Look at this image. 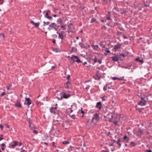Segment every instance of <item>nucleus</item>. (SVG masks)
<instances>
[{
  "label": "nucleus",
  "instance_id": "nucleus-1",
  "mask_svg": "<svg viewBox=\"0 0 152 152\" xmlns=\"http://www.w3.org/2000/svg\"><path fill=\"white\" fill-rule=\"evenodd\" d=\"M139 96L141 100L138 103V104L140 105L141 106L145 105L146 104L147 102L146 100L145 99V97L144 96Z\"/></svg>",
  "mask_w": 152,
  "mask_h": 152
},
{
  "label": "nucleus",
  "instance_id": "nucleus-2",
  "mask_svg": "<svg viewBox=\"0 0 152 152\" xmlns=\"http://www.w3.org/2000/svg\"><path fill=\"white\" fill-rule=\"evenodd\" d=\"M71 59L72 60L73 62V63H74L75 62H77V63H82V61H81L79 59L78 56L75 55H72L71 57Z\"/></svg>",
  "mask_w": 152,
  "mask_h": 152
},
{
  "label": "nucleus",
  "instance_id": "nucleus-3",
  "mask_svg": "<svg viewBox=\"0 0 152 152\" xmlns=\"http://www.w3.org/2000/svg\"><path fill=\"white\" fill-rule=\"evenodd\" d=\"M48 29L49 30L54 29L55 31H57V29L56 28V24L55 23H52L50 25L49 27L48 28Z\"/></svg>",
  "mask_w": 152,
  "mask_h": 152
},
{
  "label": "nucleus",
  "instance_id": "nucleus-4",
  "mask_svg": "<svg viewBox=\"0 0 152 152\" xmlns=\"http://www.w3.org/2000/svg\"><path fill=\"white\" fill-rule=\"evenodd\" d=\"M100 119L99 115L97 113L94 114L91 121V123L96 122Z\"/></svg>",
  "mask_w": 152,
  "mask_h": 152
},
{
  "label": "nucleus",
  "instance_id": "nucleus-5",
  "mask_svg": "<svg viewBox=\"0 0 152 152\" xmlns=\"http://www.w3.org/2000/svg\"><path fill=\"white\" fill-rule=\"evenodd\" d=\"M60 94L61 95V97L60 98L58 99L60 100H62L63 98L67 99L71 96L70 94H66L65 93H64L62 96V93H60Z\"/></svg>",
  "mask_w": 152,
  "mask_h": 152
},
{
  "label": "nucleus",
  "instance_id": "nucleus-6",
  "mask_svg": "<svg viewBox=\"0 0 152 152\" xmlns=\"http://www.w3.org/2000/svg\"><path fill=\"white\" fill-rule=\"evenodd\" d=\"M109 109V108L107 106L103 107L102 110L103 113H107L108 115H110V113L108 111Z\"/></svg>",
  "mask_w": 152,
  "mask_h": 152
},
{
  "label": "nucleus",
  "instance_id": "nucleus-7",
  "mask_svg": "<svg viewBox=\"0 0 152 152\" xmlns=\"http://www.w3.org/2000/svg\"><path fill=\"white\" fill-rule=\"evenodd\" d=\"M110 20V22L108 23H107L106 24V25H107L108 26H110L111 27H114L115 25V23L113 22V20L112 19Z\"/></svg>",
  "mask_w": 152,
  "mask_h": 152
},
{
  "label": "nucleus",
  "instance_id": "nucleus-8",
  "mask_svg": "<svg viewBox=\"0 0 152 152\" xmlns=\"http://www.w3.org/2000/svg\"><path fill=\"white\" fill-rule=\"evenodd\" d=\"M96 108L98 109L99 110H101L102 107V105L101 102H97L96 104Z\"/></svg>",
  "mask_w": 152,
  "mask_h": 152
},
{
  "label": "nucleus",
  "instance_id": "nucleus-9",
  "mask_svg": "<svg viewBox=\"0 0 152 152\" xmlns=\"http://www.w3.org/2000/svg\"><path fill=\"white\" fill-rule=\"evenodd\" d=\"M95 80H100L101 78V76L99 74L98 72H97L95 75V77H93Z\"/></svg>",
  "mask_w": 152,
  "mask_h": 152
},
{
  "label": "nucleus",
  "instance_id": "nucleus-10",
  "mask_svg": "<svg viewBox=\"0 0 152 152\" xmlns=\"http://www.w3.org/2000/svg\"><path fill=\"white\" fill-rule=\"evenodd\" d=\"M144 132V130L142 129H139L136 132V134L138 136H140Z\"/></svg>",
  "mask_w": 152,
  "mask_h": 152
},
{
  "label": "nucleus",
  "instance_id": "nucleus-11",
  "mask_svg": "<svg viewBox=\"0 0 152 152\" xmlns=\"http://www.w3.org/2000/svg\"><path fill=\"white\" fill-rule=\"evenodd\" d=\"M68 28L69 29L73 31H74L75 30V27L72 23H70L68 25Z\"/></svg>",
  "mask_w": 152,
  "mask_h": 152
},
{
  "label": "nucleus",
  "instance_id": "nucleus-12",
  "mask_svg": "<svg viewBox=\"0 0 152 152\" xmlns=\"http://www.w3.org/2000/svg\"><path fill=\"white\" fill-rule=\"evenodd\" d=\"M112 60L114 62L117 61L119 60L118 57L116 56H113L111 57Z\"/></svg>",
  "mask_w": 152,
  "mask_h": 152
},
{
  "label": "nucleus",
  "instance_id": "nucleus-13",
  "mask_svg": "<svg viewBox=\"0 0 152 152\" xmlns=\"http://www.w3.org/2000/svg\"><path fill=\"white\" fill-rule=\"evenodd\" d=\"M26 100L27 102L26 103V104L28 106H29L30 104H31V101L30 99V98H26L25 99Z\"/></svg>",
  "mask_w": 152,
  "mask_h": 152
},
{
  "label": "nucleus",
  "instance_id": "nucleus-14",
  "mask_svg": "<svg viewBox=\"0 0 152 152\" xmlns=\"http://www.w3.org/2000/svg\"><path fill=\"white\" fill-rule=\"evenodd\" d=\"M57 23L58 24H63V20L62 18H59L57 20Z\"/></svg>",
  "mask_w": 152,
  "mask_h": 152
},
{
  "label": "nucleus",
  "instance_id": "nucleus-15",
  "mask_svg": "<svg viewBox=\"0 0 152 152\" xmlns=\"http://www.w3.org/2000/svg\"><path fill=\"white\" fill-rule=\"evenodd\" d=\"M57 33L58 34V37L59 38H61L62 40L64 38V37L63 35V34H61L58 31L57 32Z\"/></svg>",
  "mask_w": 152,
  "mask_h": 152
},
{
  "label": "nucleus",
  "instance_id": "nucleus-16",
  "mask_svg": "<svg viewBox=\"0 0 152 152\" xmlns=\"http://www.w3.org/2000/svg\"><path fill=\"white\" fill-rule=\"evenodd\" d=\"M18 145V142L17 141H15L14 142L13 144H12L11 146L12 148H14L15 146Z\"/></svg>",
  "mask_w": 152,
  "mask_h": 152
},
{
  "label": "nucleus",
  "instance_id": "nucleus-17",
  "mask_svg": "<svg viewBox=\"0 0 152 152\" xmlns=\"http://www.w3.org/2000/svg\"><path fill=\"white\" fill-rule=\"evenodd\" d=\"M121 47V45L120 44H118L115 45L114 46V49L115 51H116V50L120 48Z\"/></svg>",
  "mask_w": 152,
  "mask_h": 152
},
{
  "label": "nucleus",
  "instance_id": "nucleus-18",
  "mask_svg": "<svg viewBox=\"0 0 152 152\" xmlns=\"http://www.w3.org/2000/svg\"><path fill=\"white\" fill-rule=\"evenodd\" d=\"M111 14V12L110 11H109L108 12V14L106 16V18L108 20H110L111 19L110 18V15Z\"/></svg>",
  "mask_w": 152,
  "mask_h": 152
},
{
  "label": "nucleus",
  "instance_id": "nucleus-19",
  "mask_svg": "<svg viewBox=\"0 0 152 152\" xmlns=\"http://www.w3.org/2000/svg\"><path fill=\"white\" fill-rule=\"evenodd\" d=\"M126 56L123 53H120L118 55V57L119 58H124Z\"/></svg>",
  "mask_w": 152,
  "mask_h": 152
},
{
  "label": "nucleus",
  "instance_id": "nucleus-20",
  "mask_svg": "<svg viewBox=\"0 0 152 152\" xmlns=\"http://www.w3.org/2000/svg\"><path fill=\"white\" fill-rule=\"evenodd\" d=\"M137 144V143L133 141H131L130 142V145L131 147H133L135 146Z\"/></svg>",
  "mask_w": 152,
  "mask_h": 152
},
{
  "label": "nucleus",
  "instance_id": "nucleus-21",
  "mask_svg": "<svg viewBox=\"0 0 152 152\" xmlns=\"http://www.w3.org/2000/svg\"><path fill=\"white\" fill-rule=\"evenodd\" d=\"M124 140H125L126 142H129V138L127 137L125 135L124 137Z\"/></svg>",
  "mask_w": 152,
  "mask_h": 152
},
{
  "label": "nucleus",
  "instance_id": "nucleus-22",
  "mask_svg": "<svg viewBox=\"0 0 152 152\" xmlns=\"http://www.w3.org/2000/svg\"><path fill=\"white\" fill-rule=\"evenodd\" d=\"M135 61H138L140 63H141L142 64H143L144 63L143 60L142 59L140 60V58L139 57H138L137 58L135 59Z\"/></svg>",
  "mask_w": 152,
  "mask_h": 152
},
{
  "label": "nucleus",
  "instance_id": "nucleus-23",
  "mask_svg": "<svg viewBox=\"0 0 152 152\" xmlns=\"http://www.w3.org/2000/svg\"><path fill=\"white\" fill-rule=\"evenodd\" d=\"M15 105L16 106L19 107H22L21 105L20 104V102L18 100L16 102V103L15 104Z\"/></svg>",
  "mask_w": 152,
  "mask_h": 152
},
{
  "label": "nucleus",
  "instance_id": "nucleus-24",
  "mask_svg": "<svg viewBox=\"0 0 152 152\" xmlns=\"http://www.w3.org/2000/svg\"><path fill=\"white\" fill-rule=\"evenodd\" d=\"M49 109L50 110V111L51 113H53L54 114H55V113H56L55 111L56 110L54 109L53 108V107H51Z\"/></svg>",
  "mask_w": 152,
  "mask_h": 152
},
{
  "label": "nucleus",
  "instance_id": "nucleus-25",
  "mask_svg": "<svg viewBox=\"0 0 152 152\" xmlns=\"http://www.w3.org/2000/svg\"><path fill=\"white\" fill-rule=\"evenodd\" d=\"M91 46L93 48V49L95 50H96L97 48H99V46L97 45H91Z\"/></svg>",
  "mask_w": 152,
  "mask_h": 152
},
{
  "label": "nucleus",
  "instance_id": "nucleus-26",
  "mask_svg": "<svg viewBox=\"0 0 152 152\" xmlns=\"http://www.w3.org/2000/svg\"><path fill=\"white\" fill-rule=\"evenodd\" d=\"M72 105L71 106V107L68 108L66 109V111L68 113H72L73 112V110H72L71 108Z\"/></svg>",
  "mask_w": 152,
  "mask_h": 152
},
{
  "label": "nucleus",
  "instance_id": "nucleus-27",
  "mask_svg": "<svg viewBox=\"0 0 152 152\" xmlns=\"http://www.w3.org/2000/svg\"><path fill=\"white\" fill-rule=\"evenodd\" d=\"M121 140L119 138H118V140L117 141V143L119 147H121V144L120 143Z\"/></svg>",
  "mask_w": 152,
  "mask_h": 152
},
{
  "label": "nucleus",
  "instance_id": "nucleus-28",
  "mask_svg": "<svg viewBox=\"0 0 152 152\" xmlns=\"http://www.w3.org/2000/svg\"><path fill=\"white\" fill-rule=\"evenodd\" d=\"M1 145L2 146V147H1V150L2 151H4V148H5L6 147V146L5 145V144L4 143H2L1 144Z\"/></svg>",
  "mask_w": 152,
  "mask_h": 152
},
{
  "label": "nucleus",
  "instance_id": "nucleus-29",
  "mask_svg": "<svg viewBox=\"0 0 152 152\" xmlns=\"http://www.w3.org/2000/svg\"><path fill=\"white\" fill-rule=\"evenodd\" d=\"M104 42H102L100 44V46L102 48H105V45L103 44Z\"/></svg>",
  "mask_w": 152,
  "mask_h": 152
},
{
  "label": "nucleus",
  "instance_id": "nucleus-30",
  "mask_svg": "<svg viewBox=\"0 0 152 152\" xmlns=\"http://www.w3.org/2000/svg\"><path fill=\"white\" fill-rule=\"evenodd\" d=\"M50 22L49 21H47L46 22L45 21H44L43 26H45L46 25H48L50 24Z\"/></svg>",
  "mask_w": 152,
  "mask_h": 152
},
{
  "label": "nucleus",
  "instance_id": "nucleus-31",
  "mask_svg": "<svg viewBox=\"0 0 152 152\" xmlns=\"http://www.w3.org/2000/svg\"><path fill=\"white\" fill-rule=\"evenodd\" d=\"M101 98L103 101H105L107 100V97L105 96H104L102 97H101Z\"/></svg>",
  "mask_w": 152,
  "mask_h": 152
},
{
  "label": "nucleus",
  "instance_id": "nucleus-32",
  "mask_svg": "<svg viewBox=\"0 0 152 152\" xmlns=\"http://www.w3.org/2000/svg\"><path fill=\"white\" fill-rule=\"evenodd\" d=\"M62 143L63 144H69L70 143V142L68 141H64Z\"/></svg>",
  "mask_w": 152,
  "mask_h": 152
},
{
  "label": "nucleus",
  "instance_id": "nucleus-33",
  "mask_svg": "<svg viewBox=\"0 0 152 152\" xmlns=\"http://www.w3.org/2000/svg\"><path fill=\"white\" fill-rule=\"evenodd\" d=\"M107 84H105L104 85V86L103 88V90L104 91H107Z\"/></svg>",
  "mask_w": 152,
  "mask_h": 152
},
{
  "label": "nucleus",
  "instance_id": "nucleus-34",
  "mask_svg": "<svg viewBox=\"0 0 152 152\" xmlns=\"http://www.w3.org/2000/svg\"><path fill=\"white\" fill-rule=\"evenodd\" d=\"M113 124L115 125V126H118V121H113Z\"/></svg>",
  "mask_w": 152,
  "mask_h": 152
},
{
  "label": "nucleus",
  "instance_id": "nucleus-35",
  "mask_svg": "<svg viewBox=\"0 0 152 152\" xmlns=\"http://www.w3.org/2000/svg\"><path fill=\"white\" fill-rule=\"evenodd\" d=\"M34 24L35 25V27L36 28H37L39 27L40 24V23H35Z\"/></svg>",
  "mask_w": 152,
  "mask_h": 152
},
{
  "label": "nucleus",
  "instance_id": "nucleus-36",
  "mask_svg": "<svg viewBox=\"0 0 152 152\" xmlns=\"http://www.w3.org/2000/svg\"><path fill=\"white\" fill-rule=\"evenodd\" d=\"M102 28L104 30H105L107 29V28L104 25H103L102 26Z\"/></svg>",
  "mask_w": 152,
  "mask_h": 152
},
{
  "label": "nucleus",
  "instance_id": "nucleus-37",
  "mask_svg": "<svg viewBox=\"0 0 152 152\" xmlns=\"http://www.w3.org/2000/svg\"><path fill=\"white\" fill-rule=\"evenodd\" d=\"M124 77L123 76L122 77H121L118 78V80H124Z\"/></svg>",
  "mask_w": 152,
  "mask_h": 152
},
{
  "label": "nucleus",
  "instance_id": "nucleus-38",
  "mask_svg": "<svg viewBox=\"0 0 152 152\" xmlns=\"http://www.w3.org/2000/svg\"><path fill=\"white\" fill-rule=\"evenodd\" d=\"M96 19L94 18H92L91 20V23H94L95 21H96Z\"/></svg>",
  "mask_w": 152,
  "mask_h": 152
},
{
  "label": "nucleus",
  "instance_id": "nucleus-39",
  "mask_svg": "<svg viewBox=\"0 0 152 152\" xmlns=\"http://www.w3.org/2000/svg\"><path fill=\"white\" fill-rule=\"evenodd\" d=\"M105 51L107 53H110V51L109 50V49L107 48H106V49L105 50Z\"/></svg>",
  "mask_w": 152,
  "mask_h": 152
},
{
  "label": "nucleus",
  "instance_id": "nucleus-40",
  "mask_svg": "<svg viewBox=\"0 0 152 152\" xmlns=\"http://www.w3.org/2000/svg\"><path fill=\"white\" fill-rule=\"evenodd\" d=\"M60 26L61 27V28H62V29L63 30H65L66 29L65 28V26H64L63 25H60Z\"/></svg>",
  "mask_w": 152,
  "mask_h": 152
},
{
  "label": "nucleus",
  "instance_id": "nucleus-41",
  "mask_svg": "<svg viewBox=\"0 0 152 152\" xmlns=\"http://www.w3.org/2000/svg\"><path fill=\"white\" fill-rule=\"evenodd\" d=\"M71 81V80H70L67 81L66 83L65 84V85H69L70 84Z\"/></svg>",
  "mask_w": 152,
  "mask_h": 152
},
{
  "label": "nucleus",
  "instance_id": "nucleus-42",
  "mask_svg": "<svg viewBox=\"0 0 152 152\" xmlns=\"http://www.w3.org/2000/svg\"><path fill=\"white\" fill-rule=\"evenodd\" d=\"M49 14V13H48V12H46V14L44 16L45 18H46L47 17L49 16L48 15Z\"/></svg>",
  "mask_w": 152,
  "mask_h": 152
},
{
  "label": "nucleus",
  "instance_id": "nucleus-43",
  "mask_svg": "<svg viewBox=\"0 0 152 152\" xmlns=\"http://www.w3.org/2000/svg\"><path fill=\"white\" fill-rule=\"evenodd\" d=\"M94 61V62L95 63H96L97 62V59L96 57H95L93 59Z\"/></svg>",
  "mask_w": 152,
  "mask_h": 152
},
{
  "label": "nucleus",
  "instance_id": "nucleus-44",
  "mask_svg": "<svg viewBox=\"0 0 152 152\" xmlns=\"http://www.w3.org/2000/svg\"><path fill=\"white\" fill-rule=\"evenodd\" d=\"M46 18H47L49 20H51L53 18L51 16H49L47 17Z\"/></svg>",
  "mask_w": 152,
  "mask_h": 152
},
{
  "label": "nucleus",
  "instance_id": "nucleus-45",
  "mask_svg": "<svg viewBox=\"0 0 152 152\" xmlns=\"http://www.w3.org/2000/svg\"><path fill=\"white\" fill-rule=\"evenodd\" d=\"M56 66V65H55L54 66H52L51 70L54 69Z\"/></svg>",
  "mask_w": 152,
  "mask_h": 152
},
{
  "label": "nucleus",
  "instance_id": "nucleus-46",
  "mask_svg": "<svg viewBox=\"0 0 152 152\" xmlns=\"http://www.w3.org/2000/svg\"><path fill=\"white\" fill-rule=\"evenodd\" d=\"M79 148H76L75 149V152H78V151H79Z\"/></svg>",
  "mask_w": 152,
  "mask_h": 152
},
{
  "label": "nucleus",
  "instance_id": "nucleus-47",
  "mask_svg": "<svg viewBox=\"0 0 152 152\" xmlns=\"http://www.w3.org/2000/svg\"><path fill=\"white\" fill-rule=\"evenodd\" d=\"M65 87L67 89H69L70 88L69 85H65Z\"/></svg>",
  "mask_w": 152,
  "mask_h": 152
},
{
  "label": "nucleus",
  "instance_id": "nucleus-48",
  "mask_svg": "<svg viewBox=\"0 0 152 152\" xmlns=\"http://www.w3.org/2000/svg\"><path fill=\"white\" fill-rule=\"evenodd\" d=\"M3 37V38L4 37V34L1 33L0 34V37Z\"/></svg>",
  "mask_w": 152,
  "mask_h": 152
},
{
  "label": "nucleus",
  "instance_id": "nucleus-49",
  "mask_svg": "<svg viewBox=\"0 0 152 152\" xmlns=\"http://www.w3.org/2000/svg\"><path fill=\"white\" fill-rule=\"evenodd\" d=\"M118 78L116 77H112V79L113 80H115L118 79Z\"/></svg>",
  "mask_w": 152,
  "mask_h": 152
},
{
  "label": "nucleus",
  "instance_id": "nucleus-50",
  "mask_svg": "<svg viewBox=\"0 0 152 152\" xmlns=\"http://www.w3.org/2000/svg\"><path fill=\"white\" fill-rule=\"evenodd\" d=\"M68 33H69L70 32H74L72 30L69 29L67 31Z\"/></svg>",
  "mask_w": 152,
  "mask_h": 152
},
{
  "label": "nucleus",
  "instance_id": "nucleus-51",
  "mask_svg": "<svg viewBox=\"0 0 152 152\" xmlns=\"http://www.w3.org/2000/svg\"><path fill=\"white\" fill-rule=\"evenodd\" d=\"M3 137V135H0V141L4 139V138L2 137Z\"/></svg>",
  "mask_w": 152,
  "mask_h": 152
},
{
  "label": "nucleus",
  "instance_id": "nucleus-52",
  "mask_svg": "<svg viewBox=\"0 0 152 152\" xmlns=\"http://www.w3.org/2000/svg\"><path fill=\"white\" fill-rule=\"evenodd\" d=\"M33 132L34 133L36 134H37L38 133V131L37 130H34L33 131Z\"/></svg>",
  "mask_w": 152,
  "mask_h": 152
},
{
  "label": "nucleus",
  "instance_id": "nucleus-53",
  "mask_svg": "<svg viewBox=\"0 0 152 152\" xmlns=\"http://www.w3.org/2000/svg\"><path fill=\"white\" fill-rule=\"evenodd\" d=\"M81 111H80V112L81 113H82V114H84V112L83 110V108L82 107H81Z\"/></svg>",
  "mask_w": 152,
  "mask_h": 152
},
{
  "label": "nucleus",
  "instance_id": "nucleus-54",
  "mask_svg": "<svg viewBox=\"0 0 152 152\" xmlns=\"http://www.w3.org/2000/svg\"><path fill=\"white\" fill-rule=\"evenodd\" d=\"M145 152H152V151L151 150L146 149L145 150Z\"/></svg>",
  "mask_w": 152,
  "mask_h": 152
},
{
  "label": "nucleus",
  "instance_id": "nucleus-55",
  "mask_svg": "<svg viewBox=\"0 0 152 152\" xmlns=\"http://www.w3.org/2000/svg\"><path fill=\"white\" fill-rule=\"evenodd\" d=\"M71 118L73 119H75V115H72V116H71Z\"/></svg>",
  "mask_w": 152,
  "mask_h": 152
},
{
  "label": "nucleus",
  "instance_id": "nucleus-56",
  "mask_svg": "<svg viewBox=\"0 0 152 152\" xmlns=\"http://www.w3.org/2000/svg\"><path fill=\"white\" fill-rule=\"evenodd\" d=\"M53 36V37L54 38H57V36L56 34H54V35H52Z\"/></svg>",
  "mask_w": 152,
  "mask_h": 152
},
{
  "label": "nucleus",
  "instance_id": "nucleus-57",
  "mask_svg": "<svg viewBox=\"0 0 152 152\" xmlns=\"http://www.w3.org/2000/svg\"><path fill=\"white\" fill-rule=\"evenodd\" d=\"M101 22H106V20H104V19H101Z\"/></svg>",
  "mask_w": 152,
  "mask_h": 152
},
{
  "label": "nucleus",
  "instance_id": "nucleus-58",
  "mask_svg": "<svg viewBox=\"0 0 152 152\" xmlns=\"http://www.w3.org/2000/svg\"><path fill=\"white\" fill-rule=\"evenodd\" d=\"M52 146H53L55 147H56V146L55 145V143L54 142H52Z\"/></svg>",
  "mask_w": 152,
  "mask_h": 152
},
{
  "label": "nucleus",
  "instance_id": "nucleus-59",
  "mask_svg": "<svg viewBox=\"0 0 152 152\" xmlns=\"http://www.w3.org/2000/svg\"><path fill=\"white\" fill-rule=\"evenodd\" d=\"M5 92H3L1 95V96H2L4 95L5 94Z\"/></svg>",
  "mask_w": 152,
  "mask_h": 152
},
{
  "label": "nucleus",
  "instance_id": "nucleus-60",
  "mask_svg": "<svg viewBox=\"0 0 152 152\" xmlns=\"http://www.w3.org/2000/svg\"><path fill=\"white\" fill-rule=\"evenodd\" d=\"M70 77V76L69 75H68L66 79L68 80H69Z\"/></svg>",
  "mask_w": 152,
  "mask_h": 152
},
{
  "label": "nucleus",
  "instance_id": "nucleus-61",
  "mask_svg": "<svg viewBox=\"0 0 152 152\" xmlns=\"http://www.w3.org/2000/svg\"><path fill=\"white\" fill-rule=\"evenodd\" d=\"M5 127L7 128H10V126H9V125L7 124H5Z\"/></svg>",
  "mask_w": 152,
  "mask_h": 152
},
{
  "label": "nucleus",
  "instance_id": "nucleus-62",
  "mask_svg": "<svg viewBox=\"0 0 152 152\" xmlns=\"http://www.w3.org/2000/svg\"><path fill=\"white\" fill-rule=\"evenodd\" d=\"M0 128H1V130H2L3 128V126L1 124H0Z\"/></svg>",
  "mask_w": 152,
  "mask_h": 152
},
{
  "label": "nucleus",
  "instance_id": "nucleus-63",
  "mask_svg": "<svg viewBox=\"0 0 152 152\" xmlns=\"http://www.w3.org/2000/svg\"><path fill=\"white\" fill-rule=\"evenodd\" d=\"M30 23H31V24H35V23L32 20H31L30 21Z\"/></svg>",
  "mask_w": 152,
  "mask_h": 152
},
{
  "label": "nucleus",
  "instance_id": "nucleus-64",
  "mask_svg": "<svg viewBox=\"0 0 152 152\" xmlns=\"http://www.w3.org/2000/svg\"><path fill=\"white\" fill-rule=\"evenodd\" d=\"M98 62L99 64H101L102 63L101 60H99L98 61Z\"/></svg>",
  "mask_w": 152,
  "mask_h": 152
}]
</instances>
